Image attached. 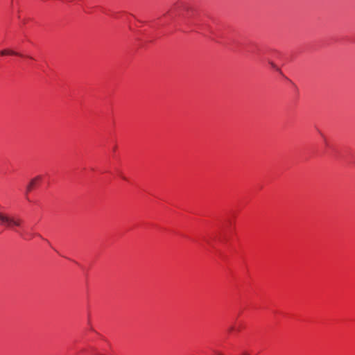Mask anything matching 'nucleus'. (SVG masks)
I'll return each instance as SVG.
<instances>
[{
	"label": "nucleus",
	"instance_id": "f257e3e1",
	"mask_svg": "<svg viewBox=\"0 0 355 355\" xmlns=\"http://www.w3.org/2000/svg\"><path fill=\"white\" fill-rule=\"evenodd\" d=\"M23 223V219L18 216H10L6 213L0 212L1 225L17 232L16 228H21Z\"/></svg>",
	"mask_w": 355,
	"mask_h": 355
},
{
	"label": "nucleus",
	"instance_id": "0eeeda50",
	"mask_svg": "<svg viewBox=\"0 0 355 355\" xmlns=\"http://www.w3.org/2000/svg\"><path fill=\"white\" fill-rule=\"evenodd\" d=\"M234 329V327H231L230 331H233Z\"/></svg>",
	"mask_w": 355,
	"mask_h": 355
},
{
	"label": "nucleus",
	"instance_id": "f03ea898",
	"mask_svg": "<svg viewBox=\"0 0 355 355\" xmlns=\"http://www.w3.org/2000/svg\"><path fill=\"white\" fill-rule=\"evenodd\" d=\"M41 180L40 176H37L35 178L32 179L29 183V184L27 186L26 190L27 192L31 191L33 188L36 185L37 182Z\"/></svg>",
	"mask_w": 355,
	"mask_h": 355
},
{
	"label": "nucleus",
	"instance_id": "39448f33",
	"mask_svg": "<svg viewBox=\"0 0 355 355\" xmlns=\"http://www.w3.org/2000/svg\"><path fill=\"white\" fill-rule=\"evenodd\" d=\"M175 6H177V7L184 6V3L182 2H178V3H176Z\"/></svg>",
	"mask_w": 355,
	"mask_h": 355
},
{
	"label": "nucleus",
	"instance_id": "20e7f679",
	"mask_svg": "<svg viewBox=\"0 0 355 355\" xmlns=\"http://www.w3.org/2000/svg\"><path fill=\"white\" fill-rule=\"evenodd\" d=\"M269 64L271 66V67H272L274 69L277 70V71H280V69L273 62L270 61Z\"/></svg>",
	"mask_w": 355,
	"mask_h": 355
},
{
	"label": "nucleus",
	"instance_id": "423d86ee",
	"mask_svg": "<svg viewBox=\"0 0 355 355\" xmlns=\"http://www.w3.org/2000/svg\"><path fill=\"white\" fill-rule=\"evenodd\" d=\"M216 355H223L222 353L216 352Z\"/></svg>",
	"mask_w": 355,
	"mask_h": 355
},
{
	"label": "nucleus",
	"instance_id": "7ed1b4c3",
	"mask_svg": "<svg viewBox=\"0 0 355 355\" xmlns=\"http://www.w3.org/2000/svg\"><path fill=\"white\" fill-rule=\"evenodd\" d=\"M1 55H20L21 56V54L14 51H12V50H8V49H5V50H3L0 52Z\"/></svg>",
	"mask_w": 355,
	"mask_h": 355
}]
</instances>
